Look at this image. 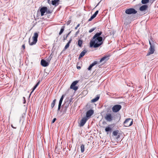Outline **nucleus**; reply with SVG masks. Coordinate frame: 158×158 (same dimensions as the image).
<instances>
[{
    "label": "nucleus",
    "instance_id": "obj_1",
    "mask_svg": "<svg viewBox=\"0 0 158 158\" xmlns=\"http://www.w3.org/2000/svg\"><path fill=\"white\" fill-rule=\"evenodd\" d=\"M102 34V32L100 31L96 33L93 37L90 42V47L96 48L99 47L103 43L105 37Z\"/></svg>",
    "mask_w": 158,
    "mask_h": 158
},
{
    "label": "nucleus",
    "instance_id": "obj_2",
    "mask_svg": "<svg viewBox=\"0 0 158 158\" xmlns=\"http://www.w3.org/2000/svg\"><path fill=\"white\" fill-rule=\"evenodd\" d=\"M38 36V34L37 32H35L34 34V35L32 37L33 41L31 42L30 38L29 39V43L30 45H32L35 44L37 41V38Z\"/></svg>",
    "mask_w": 158,
    "mask_h": 158
},
{
    "label": "nucleus",
    "instance_id": "obj_3",
    "mask_svg": "<svg viewBox=\"0 0 158 158\" xmlns=\"http://www.w3.org/2000/svg\"><path fill=\"white\" fill-rule=\"evenodd\" d=\"M150 47L149 48V52H148L147 56H148L154 53L155 51V46L154 44H152L150 40H149Z\"/></svg>",
    "mask_w": 158,
    "mask_h": 158
},
{
    "label": "nucleus",
    "instance_id": "obj_4",
    "mask_svg": "<svg viewBox=\"0 0 158 158\" xmlns=\"http://www.w3.org/2000/svg\"><path fill=\"white\" fill-rule=\"evenodd\" d=\"M133 120L130 118H127L124 122V125L126 127H129L132 125Z\"/></svg>",
    "mask_w": 158,
    "mask_h": 158
},
{
    "label": "nucleus",
    "instance_id": "obj_5",
    "mask_svg": "<svg viewBox=\"0 0 158 158\" xmlns=\"http://www.w3.org/2000/svg\"><path fill=\"white\" fill-rule=\"evenodd\" d=\"M122 108V106L120 105H114L112 108V110L113 112H118Z\"/></svg>",
    "mask_w": 158,
    "mask_h": 158
},
{
    "label": "nucleus",
    "instance_id": "obj_6",
    "mask_svg": "<svg viewBox=\"0 0 158 158\" xmlns=\"http://www.w3.org/2000/svg\"><path fill=\"white\" fill-rule=\"evenodd\" d=\"M126 13L128 15L135 14L137 13V11L134 9L130 8L127 9L125 11Z\"/></svg>",
    "mask_w": 158,
    "mask_h": 158
},
{
    "label": "nucleus",
    "instance_id": "obj_7",
    "mask_svg": "<svg viewBox=\"0 0 158 158\" xmlns=\"http://www.w3.org/2000/svg\"><path fill=\"white\" fill-rule=\"evenodd\" d=\"M78 82V81H73L71 85L70 88L73 89L75 91H76L78 89V87L76 86V85Z\"/></svg>",
    "mask_w": 158,
    "mask_h": 158
},
{
    "label": "nucleus",
    "instance_id": "obj_8",
    "mask_svg": "<svg viewBox=\"0 0 158 158\" xmlns=\"http://www.w3.org/2000/svg\"><path fill=\"white\" fill-rule=\"evenodd\" d=\"M105 118L107 121L110 122L113 119V117L111 114L108 113L106 114Z\"/></svg>",
    "mask_w": 158,
    "mask_h": 158
},
{
    "label": "nucleus",
    "instance_id": "obj_9",
    "mask_svg": "<svg viewBox=\"0 0 158 158\" xmlns=\"http://www.w3.org/2000/svg\"><path fill=\"white\" fill-rule=\"evenodd\" d=\"M109 55H105L104 57H102L99 61L98 62V64L102 62L103 61H104V63H105L107 60L109 59Z\"/></svg>",
    "mask_w": 158,
    "mask_h": 158
},
{
    "label": "nucleus",
    "instance_id": "obj_10",
    "mask_svg": "<svg viewBox=\"0 0 158 158\" xmlns=\"http://www.w3.org/2000/svg\"><path fill=\"white\" fill-rule=\"evenodd\" d=\"M94 113V111L93 110H88L86 113V117L87 118L90 117Z\"/></svg>",
    "mask_w": 158,
    "mask_h": 158
},
{
    "label": "nucleus",
    "instance_id": "obj_11",
    "mask_svg": "<svg viewBox=\"0 0 158 158\" xmlns=\"http://www.w3.org/2000/svg\"><path fill=\"white\" fill-rule=\"evenodd\" d=\"M88 120V118L86 117H83L80 122V127L83 126L86 123Z\"/></svg>",
    "mask_w": 158,
    "mask_h": 158
},
{
    "label": "nucleus",
    "instance_id": "obj_12",
    "mask_svg": "<svg viewBox=\"0 0 158 158\" xmlns=\"http://www.w3.org/2000/svg\"><path fill=\"white\" fill-rule=\"evenodd\" d=\"M47 7L45 6H43L41 8L40 11L41 12V15L42 16L44 15V13L47 11Z\"/></svg>",
    "mask_w": 158,
    "mask_h": 158
},
{
    "label": "nucleus",
    "instance_id": "obj_13",
    "mask_svg": "<svg viewBox=\"0 0 158 158\" xmlns=\"http://www.w3.org/2000/svg\"><path fill=\"white\" fill-rule=\"evenodd\" d=\"M41 64L44 67H47L49 65V63L47 62L46 60L42 59L41 61Z\"/></svg>",
    "mask_w": 158,
    "mask_h": 158
},
{
    "label": "nucleus",
    "instance_id": "obj_14",
    "mask_svg": "<svg viewBox=\"0 0 158 158\" xmlns=\"http://www.w3.org/2000/svg\"><path fill=\"white\" fill-rule=\"evenodd\" d=\"M148 6L146 5H143L139 8V10L141 11H143L146 10L148 8Z\"/></svg>",
    "mask_w": 158,
    "mask_h": 158
},
{
    "label": "nucleus",
    "instance_id": "obj_15",
    "mask_svg": "<svg viewBox=\"0 0 158 158\" xmlns=\"http://www.w3.org/2000/svg\"><path fill=\"white\" fill-rule=\"evenodd\" d=\"M87 52V51L84 50L82 51L81 53L80 54L79 58L80 59L82 57H83L85 55V54Z\"/></svg>",
    "mask_w": 158,
    "mask_h": 158
},
{
    "label": "nucleus",
    "instance_id": "obj_16",
    "mask_svg": "<svg viewBox=\"0 0 158 158\" xmlns=\"http://www.w3.org/2000/svg\"><path fill=\"white\" fill-rule=\"evenodd\" d=\"M72 41V39L71 38L70 39V40H69L68 43L65 46L64 49L66 50L67 49L69 46V44L71 43V41Z\"/></svg>",
    "mask_w": 158,
    "mask_h": 158
},
{
    "label": "nucleus",
    "instance_id": "obj_17",
    "mask_svg": "<svg viewBox=\"0 0 158 158\" xmlns=\"http://www.w3.org/2000/svg\"><path fill=\"white\" fill-rule=\"evenodd\" d=\"M99 98H100V96L99 95H97L96 98L92 99L91 100V102H97L99 99Z\"/></svg>",
    "mask_w": 158,
    "mask_h": 158
},
{
    "label": "nucleus",
    "instance_id": "obj_18",
    "mask_svg": "<svg viewBox=\"0 0 158 158\" xmlns=\"http://www.w3.org/2000/svg\"><path fill=\"white\" fill-rule=\"evenodd\" d=\"M56 101V99H54L53 100L52 103H51V107L52 108H53L54 106H55Z\"/></svg>",
    "mask_w": 158,
    "mask_h": 158
},
{
    "label": "nucleus",
    "instance_id": "obj_19",
    "mask_svg": "<svg viewBox=\"0 0 158 158\" xmlns=\"http://www.w3.org/2000/svg\"><path fill=\"white\" fill-rule=\"evenodd\" d=\"M149 0H142L141 3L142 4H145L148 3Z\"/></svg>",
    "mask_w": 158,
    "mask_h": 158
},
{
    "label": "nucleus",
    "instance_id": "obj_20",
    "mask_svg": "<svg viewBox=\"0 0 158 158\" xmlns=\"http://www.w3.org/2000/svg\"><path fill=\"white\" fill-rule=\"evenodd\" d=\"M82 43H83L82 41L80 40H79L78 41V46L79 47H81L82 46Z\"/></svg>",
    "mask_w": 158,
    "mask_h": 158
},
{
    "label": "nucleus",
    "instance_id": "obj_21",
    "mask_svg": "<svg viewBox=\"0 0 158 158\" xmlns=\"http://www.w3.org/2000/svg\"><path fill=\"white\" fill-rule=\"evenodd\" d=\"M105 130L106 132L110 131L111 130V128L108 126L106 128Z\"/></svg>",
    "mask_w": 158,
    "mask_h": 158
},
{
    "label": "nucleus",
    "instance_id": "obj_22",
    "mask_svg": "<svg viewBox=\"0 0 158 158\" xmlns=\"http://www.w3.org/2000/svg\"><path fill=\"white\" fill-rule=\"evenodd\" d=\"M64 26H62L61 27L60 31L59 33V35H61L62 33L63 32L64 30Z\"/></svg>",
    "mask_w": 158,
    "mask_h": 158
},
{
    "label": "nucleus",
    "instance_id": "obj_23",
    "mask_svg": "<svg viewBox=\"0 0 158 158\" xmlns=\"http://www.w3.org/2000/svg\"><path fill=\"white\" fill-rule=\"evenodd\" d=\"M119 131L118 130L114 131L113 132V134L114 136H117L118 133Z\"/></svg>",
    "mask_w": 158,
    "mask_h": 158
},
{
    "label": "nucleus",
    "instance_id": "obj_24",
    "mask_svg": "<svg viewBox=\"0 0 158 158\" xmlns=\"http://www.w3.org/2000/svg\"><path fill=\"white\" fill-rule=\"evenodd\" d=\"M81 152L82 153H83L84 151V145L83 144H82L81 146Z\"/></svg>",
    "mask_w": 158,
    "mask_h": 158
},
{
    "label": "nucleus",
    "instance_id": "obj_25",
    "mask_svg": "<svg viewBox=\"0 0 158 158\" xmlns=\"http://www.w3.org/2000/svg\"><path fill=\"white\" fill-rule=\"evenodd\" d=\"M98 10H97L95 12V13H94V14H93L92 16L91 17L93 18L94 19V18H95L96 15H97L98 14Z\"/></svg>",
    "mask_w": 158,
    "mask_h": 158
},
{
    "label": "nucleus",
    "instance_id": "obj_26",
    "mask_svg": "<svg viewBox=\"0 0 158 158\" xmlns=\"http://www.w3.org/2000/svg\"><path fill=\"white\" fill-rule=\"evenodd\" d=\"M71 32L70 31L69 33L67 34L65 36V35L63 37V39L64 41L65 40L67 39V38L68 37V36H69V34H70Z\"/></svg>",
    "mask_w": 158,
    "mask_h": 158
},
{
    "label": "nucleus",
    "instance_id": "obj_27",
    "mask_svg": "<svg viewBox=\"0 0 158 158\" xmlns=\"http://www.w3.org/2000/svg\"><path fill=\"white\" fill-rule=\"evenodd\" d=\"M58 3L56 0H52V3L53 5H56L57 3Z\"/></svg>",
    "mask_w": 158,
    "mask_h": 158
},
{
    "label": "nucleus",
    "instance_id": "obj_28",
    "mask_svg": "<svg viewBox=\"0 0 158 158\" xmlns=\"http://www.w3.org/2000/svg\"><path fill=\"white\" fill-rule=\"evenodd\" d=\"M96 27H94L90 29L89 31V32L90 33L92 32L93 31L95 30L96 29Z\"/></svg>",
    "mask_w": 158,
    "mask_h": 158
},
{
    "label": "nucleus",
    "instance_id": "obj_29",
    "mask_svg": "<svg viewBox=\"0 0 158 158\" xmlns=\"http://www.w3.org/2000/svg\"><path fill=\"white\" fill-rule=\"evenodd\" d=\"M98 64V62L97 61H94L93 63H92L90 65L92 66V67H93L95 65Z\"/></svg>",
    "mask_w": 158,
    "mask_h": 158
},
{
    "label": "nucleus",
    "instance_id": "obj_30",
    "mask_svg": "<svg viewBox=\"0 0 158 158\" xmlns=\"http://www.w3.org/2000/svg\"><path fill=\"white\" fill-rule=\"evenodd\" d=\"M64 98V95H63L62 97H61V98L60 99V100L59 102V103H62L63 100V98Z\"/></svg>",
    "mask_w": 158,
    "mask_h": 158
},
{
    "label": "nucleus",
    "instance_id": "obj_31",
    "mask_svg": "<svg viewBox=\"0 0 158 158\" xmlns=\"http://www.w3.org/2000/svg\"><path fill=\"white\" fill-rule=\"evenodd\" d=\"M61 105V103H59L58 108V110H60V108Z\"/></svg>",
    "mask_w": 158,
    "mask_h": 158
},
{
    "label": "nucleus",
    "instance_id": "obj_32",
    "mask_svg": "<svg viewBox=\"0 0 158 158\" xmlns=\"http://www.w3.org/2000/svg\"><path fill=\"white\" fill-rule=\"evenodd\" d=\"M71 20H69L66 23L67 25H69L70 24V23H71Z\"/></svg>",
    "mask_w": 158,
    "mask_h": 158
},
{
    "label": "nucleus",
    "instance_id": "obj_33",
    "mask_svg": "<svg viewBox=\"0 0 158 158\" xmlns=\"http://www.w3.org/2000/svg\"><path fill=\"white\" fill-rule=\"evenodd\" d=\"M35 88L34 87L32 89V90L31 92V93H30V95H29V97H30L31 94H32V93L33 92V91L35 90Z\"/></svg>",
    "mask_w": 158,
    "mask_h": 158
},
{
    "label": "nucleus",
    "instance_id": "obj_34",
    "mask_svg": "<svg viewBox=\"0 0 158 158\" xmlns=\"http://www.w3.org/2000/svg\"><path fill=\"white\" fill-rule=\"evenodd\" d=\"M56 118H53L52 121V122H51L52 123H52H54L56 121Z\"/></svg>",
    "mask_w": 158,
    "mask_h": 158
},
{
    "label": "nucleus",
    "instance_id": "obj_35",
    "mask_svg": "<svg viewBox=\"0 0 158 158\" xmlns=\"http://www.w3.org/2000/svg\"><path fill=\"white\" fill-rule=\"evenodd\" d=\"M46 12L47 14H50L52 13V12L51 11L49 10H47V11H46Z\"/></svg>",
    "mask_w": 158,
    "mask_h": 158
},
{
    "label": "nucleus",
    "instance_id": "obj_36",
    "mask_svg": "<svg viewBox=\"0 0 158 158\" xmlns=\"http://www.w3.org/2000/svg\"><path fill=\"white\" fill-rule=\"evenodd\" d=\"M93 67L92 66L90 65H89V67H88V69L89 70H91V69Z\"/></svg>",
    "mask_w": 158,
    "mask_h": 158
},
{
    "label": "nucleus",
    "instance_id": "obj_37",
    "mask_svg": "<svg viewBox=\"0 0 158 158\" xmlns=\"http://www.w3.org/2000/svg\"><path fill=\"white\" fill-rule=\"evenodd\" d=\"M23 104H25L26 103V100H25V98L24 97H23Z\"/></svg>",
    "mask_w": 158,
    "mask_h": 158
},
{
    "label": "nucleus",
    "instance_id": "obj_38",
    "mask_svg": "<svg viewBox=\"0 0 158 158\" xmlns=\"http://www.w3.org/2000/svg\"><path fill=\"white\" fill-rule=\"evenodd\" d=\"M80 24H78L77 26L75 27V29L76 30L77 29V28L80 26Z\"/></svg>",
    "mask_w": 158,
    "mask_h": 158
},
{
    "label": "nucleus",
    "instance_id": "obj_39",
    "mask_svg": "<svg viewBox=\"0 0 158 158\" xmlns=\"http://www.w3.org/2000/svg\"><path fill=\"white\" fill-rule=\"evenodd\" d=\"M93 19H94L91 16L90 18L89 19L88 21L89 22L91 21Z\"/></svg>",
    "mask_w": 158,
    "mask_h": 158
},
{
    "label": "nucleus",
    "instance_id": "obj_40",
    "mask_svg": "<svg viewBox=\"0 0 158 158\" xmlns=\"http://www.w3.org/2000/svg\"><path fill=\"white\" fill-rule=\"evenodd\" d=\"M22 48H23V49L24 50V49L25 48V44H23L22 46Z\"/></svg>",
    "mask_w": 158,
    "mask_h": 158
},
{
    "label": "nucleus",
    "instance_id": "obj_41",
    "mask_svg": "<svg viewBox=\"0 0 158 158\" xmlns=\"http://www.w3.org/2000/svg\"><path fill=\"white\" fill-rule=\"evenodd\" d=\"M79 30H78V31H77L76 32V33H75V35H77V34L79 33Z\"/></svg>",
    "mask_w": 158,
    "mask_h": 158
},
{
    "label": "nucleus",
    "instance_id": "obj_42",
    "mask_svg": "<svg viewBox=\"0 0 158 158\" xmlns=\"http://www.w3.org/2000/svg\"><path fill=\"white\" fill-rule=\"evenodd\" d=\"M40 83V81H38L35 85L37 86H38L39 85Z\"/></svg>",
    "mask_w": 158,
    "mask_h": 158
},
{
    "label": "nucleus",
    "instance_id": "obj_43",
    "mask_svg": "<svg viewBox=\"0 0 158 158\" xmlns=\"http://www.w3.org/2000/svg\"><path fill=\"white\" fill-rule=\"evenodd\" d=\"M117 137H116V138L117 139H118V138H119L120 135H117Z\"/></svg>",
    "mask_w": 158,
    "mask_h": 158
},
{
    "label": "nucleus",
    "instance_id": "obj_44",
    "mask_svg": "<svg viewBox=\"0 0 158 158\" xmlns=\"http://www.w3.org/2000/svg\"><path fill=\"white\" fill-rule=\"evenodd\" d=\"M77 69H81V67L80 66H77Z\"/></svg>",
    "mask_w": 158,
    "mask_h": 158
},
{
    "label": "nucleus",
    "instance_id": "obj_45",
    "mask_svg": "<svg viewBox=\"0 0 158 158\" xmlns=\"http://www.w3.org/2000/svg\"><path fill=\"white\" fill-rule=\"evenodd\" d=\"M11 127H12V128H15H15H16V127H13V125H11Z\"/></svg>",
    "mask_w": 158,
    "mask_h": 158
},
{
    "label": "nucleus",
    "instance_id": "obj_46",
    "mask_svg": "<svg viewBox=\"0 0 158 158\" xmlns=\"http://www.w3.org/2000/svg\"><path fill=\"white\" fill-rule=\"evenodd\" d=\"M72 99H71V100H72ZM71 102V100H70V101H69V104H70V103Z\"/></svg>",
    "mask_w": 158,
    "mask_h": 158
},
{
    "label": "nucleus",
    "instance_id": "obj_47",
    "mask_svg": "<svg viewBox=\"0 0 158 158\" xmlns=\"http://www.w3.org/2000/svg\"><path fill=\"white\" fill-rule=\"evenodd\" d=\"M37 86L35 85L34 86V87L35 88H36L37 87Z\"/></svg>",
    "mask_w": 158,
    "mask_h": 158
},
{
    "label": "nucleus",
    "instance_id": "obj_48",
    "mask_svg": "<svg viewBox=\"0 0 158 158\" xmlns=\"http://www.w3.org/2000/svg\"><path fill=\"white\" fill-rule=\"evenodd\" d=\"M50 2V0H48V3H49V2Z\"/></svg>",
    "mask_w": 158,
    "mask_h": 158
},
{
    "label": "nucleus",
    "instance_id": "obj_49",
    "mask_svg": "<svg viewBox=\"0 0 158 158\" xmlns=\"http://www.w3.org/2000/svg\"><path fill=\"white\" fill-rule=\"evenodd\" d=\"M68 105H67V106H65V107H66V108H67V107H68Z\"/></svg>",
    "mask_w": 158,
    "mask_h": 158
},
{
    "label": "nucleus",
    "instance_id": "obj_50",
    "mask_svg": "<svg viewBox=\"0 0 158 158\" xmlns=\"http://www.w3.org/2000/svg\"><path fill=\"white\" fill-rule=\"evenodd\" d=\"M60 0H56L57 2H58Z\"/></svg>",
    "mask_w": 158,
    "mask_h": 158
},
{
    "label": "nucleus",
    "instance_id": "obj_51",
    "mask_svg": "<svg viewBox=\"0 0 158 158\" xmlns=\"http://www.w3.org/2000/svg\"><path fill=\"white\" fill-rule=\"evenodd\" d=\"M103 123H106V122H103Z\"/></svg>",
    "mask_w": 158,
    "mask_h": 158
},
{
    "label": "nucleus",
    "instance_id": "obj_52",
    "mask_svg": "<svg viewBox=\"0 0 158 158\" xmlns=\"http://www.w3.org/2000/svg\"><path fill=\"white\" fill-rule=\"evenodd\" d=\"M51 58H50V59H49V61H50V60H51Z\"/></svg>",
    "mask_w": 158,
    "mask_h": 158
}]
</instances>
